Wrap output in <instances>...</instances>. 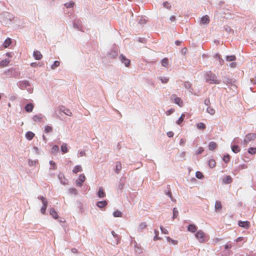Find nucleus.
<instances>
[{
    "instance_id": "obj_4",
    "label": "nucleus",
    "mask_w": 256,
    "mask_h": 256,
    "mask_svg": "<svg viewBox=\"0 0 256 256\" xmlns=\"http://www.w3.org/2000/svg\"><path fill=\"white\" fill-rule=\"evenodd\" d=\"M38 198L42 201V206L40 208V212L42 214H45L48 205V202L46 198L43 196H38Z\"/></svg>"
},
{
    "instance_id": "obj_58",
    "label": "nucleus",
    "mask_w": 256,
    "mask_h": 256,
    "mask_svg": "<svg viewBox=\"0 0 256 256\" xmlns=\"http://www.w3.org/2000/svg\"><path fill=\"white\" fill-rule=\"evenodd\" d=\"M33 150L34 151V152L37 154H40V150L39 149L36 147V146H34L33 148Z\"/></svg>"
},
{
    "instance_id": "obj_24",
    "label": "nucleus",
    "mask_w": 256,
    "mask_h": 256,
    "mask_svg": "<svg viewBox=\"0 0 256 256\" xmlns=\"http://www.w3.org/2000/svg\"><path fill=\"white\" fill-rule=\"evenodd\" d=\"M10 62V60L7 59H5L2 60L0 64V66L1 67H5L8 66V64Z\"/></svg>"
},
{
    "instance_id": "obj_16",
    "label": "nucleus",
    "mask_w": 256,
    "mask_h": 256,
    "mask_svg": "<svg viewBox=\"0 0 256 256\" xmlns=\"http://www.w3.org/2000/svg\"><path fill=\"white\" fill-rule=\"evenodd\" d=\"M200 22L202 24H208L210 22V19L208 16L207 15L203 16L201 18Z\"/></svg>"
},
{
    "instance_id": "obj_25",
    "label": "nucleus",
    "mask_w": 256,
    "mask_h": 256,
    "mask_svg": "<svg viewBox=\"0 0 256 256\" xmlns=\"http://www.w3.org/2000/svg\"><path fill=\"white\" fill-rule=\"evenodd\" d=\"M232 151L234 152V153H238V152L240 149V148L238 147V146L237 145H233V146H232Z\"/></svg>"
},
{
    "instance_id": "obj_56",
    "label": "nucleus",
    "mask_w": 256,
    "mask_h": 256,
    "mask_svg": "<svg viewBox=\"0 0 256 256\" xmlns=\"http://www.w3.org/2000/svg\"><path fill=\"white\" fill-rule=\"evenodd\" d=\"M204 151V149L202 147H200L198 150L196 152V154H199L202 153V152Z\"/></svg>"
},
{
    "instance_id": "obj_18",
    "label": "nucleus",
    "mask_w": 256,
    "mask_h": 256,
    "mask_svg": "<svg viewBox=\"0 0 256 256\" xmlns=\"http://www.w3.org/2000/svg\"><path fill=\"white\" fill-rule=\"evenodd\" d=\"M232 182V178L230 176H227L222 179V182L226 184H228Z\"/></svg>"
},
{
    "instance_id": "obj_2",
    "label": "nucleus",
    "mask_w": 256,
    "mask_h": 256,
    "mask_svg": "<svg viewBox=\"0 0 256 256\" xmlns=\"http://www.w3.org/2000/svg\"><path fill=\"white\" fill-rule=\"evenodd\" d=\"M206 80L210 84H218L220 82V81L217 79L216 76L210 72L206 74Z\"/></svg>"
},
{
    "instance_id": "obj_63",
    "label": "nucleus",
    "mask_w": 256,
    "mask_h": 256,
    "mask_svg": "<svg viewBox=\"0 0 256 256\" xmlns=\"http://www.w3.org/2000/svg\"><path fill=\"white\" fill-rule=\"evenodd\" d=\"M170 19L171 22H174L176 20V18L174 16H172Z\"/></svg>"
},
{
    "instance_id": "obj_10",
    "label": "nucleus",
    "mask_w": 256,
    "mask_h": 256,
    "mask_svg": "<svg viewBox=\"0 0 256 256\" xmlns=\"http://www.w3.org/2000/svg\"><path fill=\"white\" fill-rule=\"evenodd\" d=\"M222 210V205L220 201L216 200L214 205V210L216 212H220Z\"/></svg>"
},
{
    "instance_id": "obj_40",
    "label": "nucleus",
    "mask_w": 256,
    "mask_h": 256,
    "mask_svg": "<svg viewBox=\"0 0 256 256\" xmlns=\"http://www.w3.org/2000/svg\"><path fill=\"white\" fill-rule=\"evenodd\" d=\"M196 178L198 179H202V178H204V175L200 172L197 171L196 172Z\"/></svg>"
},
{
    "instance_id": "obj_19",
    "label": "nucleus",
    "mask_w": 256,
    "mask_h": 256,
    "mask_svg": "<svg viewBox=\"0 0 256 256\" xmlns=\"http://www.w3.org/2000/svg\"><path fill=\"white\" fill-rule=\"evenodd\" d=\"M34 136V134L32 132H28L25 134L26 138L28 140H31Z\"/></svg>"
},
{
    "instance_id": "obj_50",
    "label": "nucleus",
    "mask_w": 256,
    "mask_h": 256,
    "mask_svg": "<svg viewBox=\"0 0 256 256\" xmlns=\"http://www.w3.org/2000/svg\"><path fill=\"white\" fill-rule=\"evenodd\" d=\"M166 195H167L168 196H169L171 200L172 201V202H176V200H174L173 197L172 196V193L170 191H168L166 193Z\"/></svg>"
},
{
    "instance_id": "obj_41",
    "label": "nucleus",
    "mask_w": 256,
    "mask_h": 256,
    "mask_svg": "<svg viewBox=\"0 0 256 256\" xmlns=\"http://www.w3.org/2000/svg\"><path fill=\"white\" fill-rule=\"evenodd\" d=\"M37 162H38L36 160H32L29 159L28 160V164L29 166H32L36 165Z\"/></svg>"
},
{
    "instance_id": "obj_27",
    "label": "nucleus",
    "mask_w": 256,
    "mask_h": 256,
    "mask_svg": "<svg viewBox=\"0 0 256 256\" xmlns=\"http://www.w3.org/2000/svg\"><path fill=\"white\" fill-rule=\"evenodd\" d=\"M28 85V81L24 80V81H21V82H19V86L21 88H23V87L24 86H26Z\"/></svg>"
},
{
    "instance_id": "obj_47",
    "label": "nucleus",
    "mask_w": 256,
    "mask_h": 256,
    "mask_svg": "<svg viewBox=\"0 0 256 256\" xmlns=\"http://www.w3.org/2000/svg\"><path fill=\"white\" fill-rule=\"evenodd\" d=\"M236 59L235 56H226V60L228 61H234Z\"/></svg>"
},
{
    "instance_id": "obj_21",
    "label": "nucleus",
    "mask_w": 256,
    "mask_h": 256,
    "mask_svg": "<svg viewBox=\"0 0 256 256\" xmlns=\"http://www.w3.org/2000/svg\"><path fill=\"white\" fill-rule=\"evenodd\" d=\"M122 169V164L120 162H116V172L118 174Z\"/></svg>"
},
{
    "instance_id": "obj_39",
    "label": "nucleus",
    "mask_w": 256,
    "mask_h": 256,
    "mask_svg": "<svg viewBox=\"0 0 256 256\" xmlns=\"http://www.w3.org/2000/svg\"><path fill=\"white\" fill-rule=\"evenodd\" d=\"M248 152L250 154H255L256 153V148H252V147L248 149Z\"/></svg>"
},
{
    "instance_id": "obj_30",
    "label": "nucleus",
    "mask_w": 256,
    "mask_h": 256,
    "mask_svg": "<svg viewBox=\"0 0 256 256\" xmlns=\"http://www.w3.org/2000/svg\"><path fill=\"white\" fill-rule=\"evenodd\" d=\"M216 162L213 159H210L208 161V166L210 168H213L216 166Z\"/></svg>"
},
{
    "instance_id": "obj_37",
    "label": "nucleus",
    "mask_w": 256,
    "mask_h": 256,
    "mask_svg": "<svg viewBox=\"0 0 256 256\" xmlns=\"http://www.w3.org/2000/svg\"><path fill=\"white\" fill-rule=\"evenodd\" d=\"M60 64V62L56 60L53 64L51 68L52 70H54Z\"/></svg>"
},
{
    "instance_id": "obj_9",
    "label": "nucleus",
    "mask_w": 256,
    "mask_h": 256,
    "mask_svg": "<svg viewBox=\"0 0 256 256\" xmlns=\"http://www.w3.org/2000/svg\"><path fill=\"white\" fill-rule=\"evenodd\" d=\"M120 58L122 63H124L126 67H128L130 64V60L126 58L125 56L122 54L120 55Z\"/></svg>"
},
{
    "instance_id": "obj_17",
    "label": "nucleus",
    "mask_w": 256,
    "mask_h": 256,
    "mask_svg": "<svg viewBox=\"0 0 256 256\" xmlns=\"http://www.w3.org/2000/svg\"><path fill=\"white\" fill-rule=\"evenodd\" d=\"M33 56H34V58H35V59H36L37 60H40L42 57V56L41 54V53L40 52L38 51V50L34 51V52Z\"/></svg>"
},
{
    "instance_id": "obj_23",
    "label": "nucleus",
    "mask_w": 256,
    "mask_h": 256,
    "mask_svg": "<svg viewBox=\"0 0 256 256\" xmlns=\"http://www.w3.org/2000/svg\"><path fill=\"white\" fill-rule=\"evenodd\" d=\"M82 166L80 165H77L74 167V169L72 170V172L74 174H76L78 172H82Z\"/></svg>"
},
{
    "instance_id": "obj_31",
    "label": "nucleus",
    "mask_w": 256,
    "mask_h": 256,
    "mask_svg": "<svg viewBox=\"0 0 256 256\" xmlns=\"http://www.w3.org/2000/svg\"><path fill=\"white\" fill-rule=\"evenodd\" d=\"M61 150L64 153H66L68 152V148L66 144H62L61 146Z\"/></svg>"
},
{
    "instance_id": "obj_64",
    "label": "nucleus",
    "mask_w": 256,
    "mask_h": 256,
    "mask_svg": "<svg viewBox=\"0 0 256 256\" xmlns=\"http://www.w3.org/2000/svg\"><path fill=\"white\" fill-rule=\"evenodd\" d=\"M242 169H244L247 168V166L245 164H241L239 166Z\"/></svg>"
},
{
    "instance_id": "obj_34",
    "label": "nucleus",
    "mask_w": 256,
    "mask_h": 256,
    "mask_svg": "<svg viewBox=\"0 0 256 256\" xmlns=\"http://www.w3.org/2000/svg\"><path fill=\"white\" fill-rule=\"evenodd\" d=\"M166 240L168 242L172 243L173 244H178V241L176 240H173L170 237H166Z\"/></svg>"
},
{
    "instance_id": "obj_53",
    "label": "nucleus",
    "mask_w": 256,
    "mask_h": 256,
    "mask_svg": "<svg viewBox=\"0 0 256 256\" xmlns=\"http://www.w3.org/2000/svg\"><path fill=\"white\" fill-rule=\"evenodd\" d=\"M160 230H161V232L162 234H168V230L164 228H163L162 226H160Z\"/></svg>"
},
{
    "instance_id": "obj_13",
    "label": "nucleus",
    "mask_w": 256,
    "mask_h": 256,
    "mask_svg": "<svg viewBox=\"0 0 256 256\" xmlns=\"http://www.w3.org/2000/svg\"><path fill=\"white\" fill-rule=\"evenodd\" d=\"M98 196L100 198H103L106 196V194L104 192L102 187H100L98 192Z\"/></svg>"
},
{
    "instance_id": "obj_44",
    "label": "nucleus",
    "mask_w": 256,
    "mask_h": 256,
    "mask_svg": "<svg viewBox=\"0 0 256 256\" xmlns=\"http://www.w3.org/2000/svg\"><path fill=\"white\" fill-rule=\"evenodd\" d=\"M154 234H155V236L154 238V241H156L158 240H160V237L158 236V231L157 230H154Z\"/></svg>"
},
{
    "instance_id": "obj_62",
    "label": "nucleus",
    "mask_w": 256,
    "mask_h": 256,
    "mask_svg": "<svg viewBox=\"0 0 256 256\" xmlns=\"http://www.w3.org/2000/svg\"><path fill=\"white\" fill-rule=\"evenodd\" d=\"M232 248V245L230 244H225V246H224V248L226 250L228 249V248Z\"/></svg>"
},
{
    "instance_id": "obj_38",
    "label": "nucleus",
    "mask_w": 256,
    "mask_h": 256,
    "mask_svg": "<svg viewBox=\"0 0 256 256\" xmlns=\"http://www.w3.org/2000/svg\"><path fill=\"white\" fill-rule=\"evenodd\" d=\"M178 214V212L176 208H174L173 209V216H172V218L174 219L176 218Z\"/></svg>"
},
{
    "instance_id": "obj_3",
    "label": "nucleus",
    "mask_w": 256,
    "mask_h": 256,
    "mask_svg": "<svg viewBox=\"0 0 256 256\" xmlns=\"http://www.w3.org/2000/svg\"><path fill=\"white\" fill-rule=\"evenodd\" d=\"M256 138V134L254 133L248 134L246 136L242 144L246 146L250 142L254 141Z\"/></svg>"
},
{
    "instance_id": "obj_42",
    "label": "nucleus",
    "mask_w": 256,
    "mask_h": 256,
    "mask_svg": "<svg viewBox=\"0 0 256 256\" xmlns=\"http://www.w3.org/2000/svg\"><path fill=\"white\" fill-rule=\"evenodd\" d=\"M184 116H185L184 114H182L181 115V116L176 121V123L178 124H180L182 122Z\"/></svg>"
},
{
    "instance_id": "obj_6",
    "label": "nucleus",
    "mask_w": 256,
    "mask_h": 256,
    "mask_svg": "<svg viewBox=\"0 0 256 256\" xmlns=\"http://www.w3.org/2000/svg\"><path fill=\"white\" fill-rule=\"evenodd\" d=\"M86 177L84 174L80 175L78 179L76 181V186L80 187L82 186V183L85 181Z\"/></svg>"
},
{
    "instance_id": "obj_5",
    "label": "nucleus",
    "mask_w": 256,
    "mask_h": 256,
    "mask_svg": "<svg viewBox=\"0 0 256 256\" xmlns=\"http://www.w3.org/2000/svg\"><path fill=\"white\" fill-rule=\"evenodd\" d=\"M32 119L34 121L37 122H44V117L42 114L34 116Z\"/></svg>"
},
{
    "instance_id": "obj_15",
    "label": "nucleus",
    "mask_w": 256,
    "mask_h": 256,
    "mask_svg": "<svg viewBox=\"0 0 256 256\" xmlns=\"http://www.w3.org/2000/svg\"><path fill=\"white\" fill-rule=\"evenodd\" d=\"M107 204H108L107 202L104 200H102V201H99V202H97L96 206L99 208H103L104 206H106L107 205Z\"/></svg>"
},
{
    "instance_id": "obj_7",
    "label": "nucleus",
    "mask_w": 256,
    "mask_h": 256,
    "mask_svg": "<svg viewBox=\"0 0 256 256\" xmlns=\"http://www.w3.org/2000/svg\"><path fill=\"white\" fill-rule=\"evenodd\" d=\"M172 100L174 101V102L180 106H182V101L180 99V98L177 97L176 95H172Z\"/></svg>"
},
{
    "instance_id": "obj_22",
    "label": "nucleus",
    "mask_w": 256,
    "mask_h": 256,
    "mask_svg": "<svg viewBox=\"0 0 256 256\" xmlns=\"http://www.w3.org/2000/svg\"><path fill=\"white\" fill-rule=\"evenodd\" d=\"M34 105L32 104H28L25 106V110L26 112H30L32 110Z\"/></svg>"
},
{
    "instance_id": "obj_57",
    "label": "nucleus",
    "mask_w": 256,
    "mask_h": 256,
    "mask_svg": "<svg viewBox=\"0 0 256 256\" xmlns=\"http://www.w3.org/2000/svg\"><path fill=\"white\" fill-rule=\"evenodd\" d=\"M186 142V140L184 138H181L180 142V144L182 146H184Z\"/></svg>"
},
{
    "instance_id": "obj_55",
    "label": "nucleus",
    "mask_w": 256,
    "mask_h": 256,
    "mask_svg": "<svg viewBox=\"0 0 256 256\" xmlns=\"http://www.w3.org/2000/svg\"><path fill=\"white\" fill-rule=\"evenodd\" d=\"M169 78L166 77H163L160 78V80L162 83H166L168 81Z\"/></svg>"
},
{
    "instance_id": "obj_60",
    "label": "nucleus",
    "mask_w": 256,
    "mask_h": 256,
    "mask_svg": "<svg viewBox=\"0 0 256 256\" xmlns=\"http://www.w3.org/2000/svg\"><path fill=\"white\" fill-rule=\"evenodd\" d=\"M78 154L80 156H83L86 155V152L82 150L78 152Z\"/></svg>"
},
{
    "instance_id": "obj_48",
    "label": "nucleus",
    "mask_w": 256,
    "mask_h": 256,
    "mask_svg": "<svg viewBox=\"0 0 256 256\" xmlns=\"http://www.w3.org/2000/svg\"><path fill=\"white\" fill-rule=\"evenodd\" d=\"M230 158L228 154H226L224 156L223 160L226 162L227 163L230 161Z\"/></svg>"
},
{
    "instance_id": "obj_45",
    "label": "nucleus",
    "mask_w": 256,
    "mask_h": 256,
    "mask_svg": "<svg viewBox=\"0 0 256 256\" xmlns=\"http://www.w3.org/2000/svg\"><path fill=\"white\" fill-rule=\"evenodd\" d=\"M68 192L70 194H77V190L75 188H70L68 190Z\"/></svg>"
},
{
    "instance_id": "obj_51",
    "label": "nucleus",
    "mask_w": 256,
    "mask_h": 256,
    "mask_svg": "<svg viewBox=\"0 0 256 256\" xmlns=\"http://www.w3.org/2000/svg\"><path fill=\"white\" fill-rule=\"evenodd\" d=\"M116 238V242H114V245L118 244L120 242V238H121L120 236H117L116 237L114 238Z\"/></svg>"
},
{
    "instance_id": "obj_43",
    "label": "nucleus",
    "mask_w": 256,
    "mask_h": 256,
    "mask_svg": "<svg viewBox=\"0 0 256 256\" xmlns=\"http://www.w3.org/2000/svg\"><path fill=\"white\" fill-rule=\"evenodd\" d=\"M52 128L49 126H46L44 128V132L46 133L52 132Z\"/></svg>"
},
{
    "instance_id": "obj_26",
    "label": "nucleus",
    "mask_w": 256,
    "mask_h": 256,
    "mask_svg": "<svg viewBox=\"0 0 256 256\" xmlns=\"http://www.w3.org/2000/svg\"><path fill=\"white\" fill-rule=\"evenodd\" d=\"M134 245L135 252L138 254H141L142 252V250L140 246H138L136 242Z\"/></svg>"
},
{
    "instance_id": "obj_49",
    "label": "nucleus",
    "mask_w": 256,
    "mask_h": 256,
    "mask_svg": "<svg viewBox=\"0 0 256 256\" xmlns=\"http://www.w3.org/2000/svg\"><path fill=\"white\" fill-rule=\"evenodd\" d=\"M146 222H141L140 224L138 226V228L140 230H142V229L146 228Z\"/></svg>"
},
{
    "instance_id": "obj_36",
    "label": "nucleus",
    "mask_w": 256,
    "mask_h": 256,
    "mask_svg": "<svg viewBox=\"0 0 256 256\" xmlns=\"http://www.w3.org/2000/svg\"><path fill=\"white\" fill-rule=\"evenodd\" d=\"M49 163L50 165V169L55 170L56 169V163L52 160H50Z\"/></svg>"
},
{
    "instance_id": "obj_28",
    "label": "nucleus",
    "mask_w": 256,
    "mask_h": 256,
    "mask_svg": "<svg viewBox=\"0 0 256 256\" xmlns=\"http://www.w3.org/2000/svg\"><path fill=\"white\" fill-rule=\"evenodd\" d=\"M197 128L199 130H204L206 128V125L202 123V122H199L196 124Z\"/></svg>"
},
{
    "instance_id": "obj_11",
    "label": "nucleus",
    "mask_w": 256,
    "mask_h": 256,
    "mask_svg": "<svg viewBox=\"0 0 256 256\" xmlns=\"http://www.w3.org/2000/svg\"><path fill=\"white\" fill-rule=\"evenodd\" d=\"M198 227L194 224H190L187 228V230L192 233L197 232Z\"/></svg>"
},
{
    "instance_id": "obj_59",
    "label": "nucleus",
    "mask_w": 256,
    "mask_h": 256,
    "mask_svg": "<svg viewBox=\"0 0 256 256\" xmlns=\"http://www.w3.org/2000/svg\"><path fill=\"white\" fill-rule=\"evenodd\" d=\"M60 115L63 116L62 113L60 112L58 114L56 113V115L54 116L56 118H59L61 120H64L62 117H61Z\"/></svg>"
},
{
    "instance_id": "obj_61",
    "label": "nucleus",
    "mask_w": 256,
    "mask_h": 256,
    "mask_svg": "<svg viewBox=\"0 0 256 256\" xmlns=\"http://www.w3.org/2000/svg\"><path fill=\"white\" fill-rule=\"evenodd\" d=\"M167 136L170 138H172L174 136V132H167Z\"/></svg>"
},
{
    "instance_id": "obj_35",
    "label": "nucleus",
    "mask_w": 256,
    "mask_h": 256,
    "mask_svg": "<svg viewBox=\"0 0 256 256\" xmlns=\"http://www.w3.org/2000/svg\"><path fill=\"white\" fill-rule=\"evenodd\" d=\"M59 150V147L57 145L54 146L52 148V152L53 154L56 153Z\"/></svg>"
},
{
    "instance_id": "obj_14",
    "label": "nucleus",
    "mask_w": 256,
    "mask_h": 256,
    "mask_svg": "<svg viewBox=\"0 0 256 256\" xmlns=\"http://www.w3.org/2000/svg\"><path fill=\"white\" fill-rule=\"evenodd\" d=\"M50 215L54 218L56 219L58 218V214L54 208H52L50 210Z\"/></svg>"
},
{
    "instance_id": "obj_1",
    "label": "nucleus",
    "mask_w": 256,
    "mask_h": 256,
    "mask_svg": "<svg viewBox=\"0 0 256 256\" xmlns=\"http://www.w3.org/2000/svg\"><path fill=\"white\" fill-rule=\"evenodd\" d=\"M195 237L200 243H204L208 240V237L202 230H198L195 234Z\"/></svg>"
},
{
    "instance_id": "obj_32",
    "label": "nucleus",
    "mask_w": 256,
    "mask_h": 256,
    "mask_svg": "<svg viewBox=\"0 0 256 256\" xmlns=\"http://www.w3.org/2000/svg\"><path fill=\"white\" fill-rule=\"evenodd\" d=\"M11 44V40L10 38H8L5 40V41L4 42V48L8 47L10 44Z\"/></svg>"
},
{
    "instance_id": "obj_54",
    "label": "nucleus",
    "mask_w": 256,
    "mask_h": 256,
    "mask_svg": "<svg viewBox=\"0 0 256 256\" xmlns=\"http://www.w3.org/2000/svg\"><path fill=\"white\" fill-rule=\"evenodd\" d=\"M184 86L186 88H190L191 87V84L190 82H186L184 83Z\"/></svg>"
},
{
    "instance_id": "obj_12",
    "label": "nucleus",
    "mask_w": 256,
    "mask_h": 256,
    "mask_svg": "<svg viewBox=\"0 0 256 256\" xmlns=\"http://www.w3.org/2000/svg\"><path fill=\"white\" fill-rule=\"evenodd\" d=\"M238 224L244 228H248L250 226V222L248 221H239Z\"/></svg>"
},
{
    "instance_id": "obj_8",
    "label": "nucleus",
    "mask_w": 256,
    "mask_h": 256,
    "mask_svg": "<svg viewBox=\"0 0 256 256\" xmlns=\"http://www.w3.org/2000/svg\"><path fill=\"white\" fill-rule=\"evenodd\" d=\"M58 178L60 183L63 185H66L68 184V180L65 178L63 173L60 172L58 174Z\"/></svg>"
},
{
    "instance_id": "obj_33",
    "label": "nucleus",
    "mask_w": 256,
    "mask_h": 256,
    "mask_svg": "<svg viewBox=\"0 0 256 256\" xmlns=\"http://www.w3.org/2000/svg\"><path fill=\"white\" fill-rule=\"evenodd\" d=\"M113 216L114 217H122V212L118 210L113 212Z\"/></svg>"
},
{
    "instance_id": "obj_20",
    "label": "nucleus",
    "mask_w": 256,
    "mask_h": 256,
    "mask_svg": "<svg viewBox=\"0 0 256 256\" xmlns=\"http://www.w3.org/2000/svg\"><path fill=\"white\" fill-rule=\"evenodd\" d=\"M217 146L218 145L215 142H211L208 144V149L210 150H213L216 148Z\"/></svg>"
},
{
    "instance_id": "obj_52",
    "label": "nucleus",
    "mask_w": 256,
    "mask_h": 256,
    "mask_svg": "<svg viewBox=\"0 0 256 256\" xmlns=\"http://www.w3.org/2000/svg\"><path fill=\"white\" fill-rule=\"evenodd\" d=\"M163 5L164 8H167L168 9H170L171 7L170 4L167 2H164Z\"/></svg>"
},
{
    "instance_id": "obj_46",
    "label": "nucleus",
    "mask_w": 256,
    "mask_h": 256,
    "mask_svg": "<svg viewBox=\"0 0 256 256\" xmlns=\"http://www.w3.org/2000/svg\"><path fill=\"white\" fill-rule=\"evenodd\" d=\"M74 2L71 1V2H68V3H66L65 4V6L67 8H72V7H73V6H74Z\"/></svg>"
},
{
    "instance_id": "obj_29",
    "label": "nucleus",
    "mask_w": 256,
    "mask_h": 256,
    "mask_svg": "<svg viewBox=\"0 0 256 256\" xmlns=\"http://www.w3.org/2000/svg\"><path fill=\"white\" fill-rule=\"evenodd\" d=\"M162 64L164 67H167L168 65V60L167 58H164L162 60Z\"/></svg>"
}]
</instances>
